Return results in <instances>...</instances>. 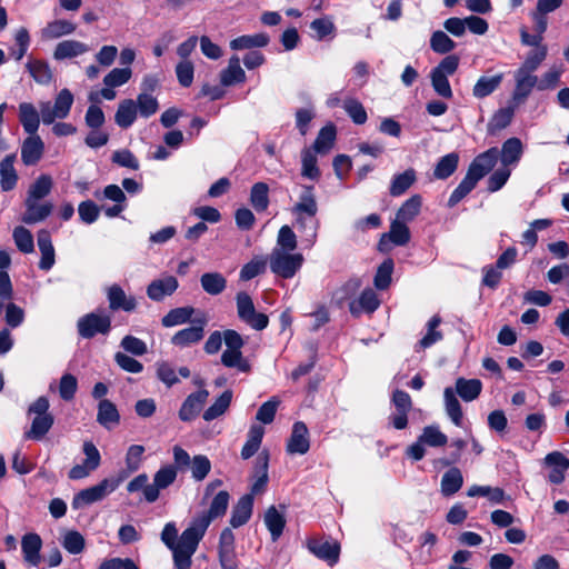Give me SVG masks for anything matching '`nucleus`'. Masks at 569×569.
Instances as JSON below:
<instances>
[{
    "label": "nucleus",
    "mask_w": 569,
    "mask_h": 569,
    "mask_svg": "<svg viewBox=\"0 0 569 569\" xmlns=\"http://www.w3.org/2000/svg\"><path fill=\"white\" fill-rule=\"evenodd\" d=\"M303 261V254L295 251H271L269 256L271 272L283 279L293 278L301 269Z\"/></svg>",
    "instance_id": "obj_3"
},
{
    "label": "nucleus",
    "mask_w": 569,
    "mask_h": 569,
    "mask_svg": "<svg viewBox=\"0 0 569 569\" xmlns=\"http://www.w3.org/2000/svg\"><path fill=\"white\" fill-rule=\"evenodd\" d=\"M89 46L78 40H63L56 46L53 58L56 60L71 59L87 53Z\"/></svg>",
    "instance_id": "obj_24"
},
{
    "label": "nucleus",
    "mask_w": 569,
    "mask_h": 569,
    "mask_svg": "<svg viewBox=\"0 0 569 569\" xmlns=\"http://www.w3.org/2000/svg\"><path fill=\"white\" fill-rule=\"evenodd\" d=\"M126 476L127 475L120 476L118 478H106L98 485L81 490L73 497L72 508L80 509L84 506L104 499L120 486Z\"/></svg>",
    "instance_id": "obj_2"
},
{
    "label": "nucleus",
    "mask_w": 569,
    "mask_h": 569,
    "mask_svg": "<svg viewBox=\"0 0 569 569\" xmlns=\"http://www.w3.org/2000/svg\"><path fill=\"white\" fill-rule=\"evenodd\" d=\"M202 289L212 296L221 293L226 288V279L218 272H207L200 278Z\"/></svg>",
    "instance_id": "obj_56"
},
{
    "label": "nucleus",
    "mask_w": 569,
    "mask_h": 569,
    "mask_svg": "<svg viewBox=\"0 0 569 569\" xmlns=\"http://www.w3.org/2000/svg\"><path fill=\"white\" fill-rule=\"evenodd\" d=\"M77 329L80 337L91 339L96 335H107L111 329V317L104 312H90L78 319Z\"/></svg>",
    "instance_id": "obj_6"
},
{
    "label": "nucleus",
    "mask_w": 569,
    "mask_h": 569,
    "mask_svg": "<svg viewBox=\"0 0 569 569\" xmlns=\"http://www.w3.org/2000/svg\"><path fill=\"white\" fill-rule=\"evenodd\" d=\"M13 240L18 249L23 253H31L34 250L32 233L24 227H16L13 230Z\"/></svg>",
    "instance_id": "obj_64"
},
{
    "label": "nucleus",
    "mask_w": 569,
    "mask_h": 569,
    "mask_svg": "<svg viewBox=\"0 0 569 569\" xmlns=\"http://www.w3.org/2000/svg\"><path fill=\"white\" fill-rule=\"evenodd\" d=\"M380 301L377 293L371 288L365 289L358 300H353L349 305L350 312L353 316H359L362 311L368 313L378 309Z\"/></svg>",
    "instance_id": "obj_25"
},
{
    "label": "nucleus",
    "mask_w": 569,
    "mask_h": 569,
    "mask_svg": "<svg viewBox=\"0 0 569 569\" xmlns=\"http://www.w3.org/2000/svg\"><path fill=\"white\" fill-rule=\"evenodd\" d=\"M206 325L207 318L204 316L196 319L191 327L176 332L171 338V343L180 348H186L199 342L204 336Z\"/></svg>",
    "instance_id": "obj_7"
},
{
    "label": "nucleus",
    "mask_w": 569,
    "mask_h": 569,
    "mask_svg": "<svg viewBox=\"0 0 569 569\" xmlns=\"http://www.w3.org/2000/svg\"><path fill=\"white\" fill-rule=\"evenodd\" d=\"M42 547V540L37 533H27L21 539V549L24 561L31 566L37 567L41 561L40 550Z\"/></svg>",
    "instance_id": "obj_16"
},
{
    "label": "nucleus",
    "mask_w": 569,
    "mask_h": 569,
    "mask_svg": "<svg viewBox=\"0 0 569 569\" xmlns=\"http://www.w3.org/2000/svg\"><path fill=\"white\" fill-rule=\"evenodd\" d=\"M107 298L109 307L113 311L123 310L131 312L137 308V299L133 296H127L124 290L118 284L109 287Z\"/></svg>",
    "instance_id": "obj_14"
},
{
    "label": "nucleus",
    "mask_w": 569,
    "mask_h": 569,
    "mask_svg": "<svg viewBox=\"0 0 569 569\" xmlns=\"http://www.w3.org/2000/svg\"><path fill=\"white\" fill-rule=\"evenodd\" d=\"M481 390L482 383L479 379L458 378L456 381L457 393L467 402L477 399Z\"/></svg>",
    "instance_id": "obj_44"
},
{
    "label": "nucleus",
    "mask_w": 569,
    "mask_h": 569,
    "mask_svg": "<svg viewBox=\"0 0 569 569\" xmlns=\"http://www.w3.org/2000/svg\"><path fill=\"white\" fill-rule=\"evenodd\" d=\"M221 363L227 368H236L240 372H249L251 369L241 350L226 349L221 355Z\"/></svg>",
    "instance_id": "obj_49"
},
{
    "label": "nucleus",
    "mask_w": 569,
    "mask_h": 569,
    "mask_svg": "<svg viewBox=\"0 0 569 569\" xmlns=\"http://www.w3.org/2000/svg\"><path fill=\"white\" fill-rule=\"evenodd\" d=\"M246 81V72L240 66L238 56H232L227 68L220 72V82L224 87H230Z\"/></svg>",
    "instance_id": "obj_26"
},
{
    "label": "nucleus",
    "mask_w": 569,
    "mask_h": 569,
    "mask_svg": "<svg viewBox=\"0 0 569 569\" xmlns=\"http://www.w3.org/2000/svg\"><path fill=\"white\" fill-rule=\"evenodd\" d=\"M218 552L222 569H238L234 551V535L230 528L222 530Z\"/></svg>",
    "instance_id": "obj_11"
},
{
    "label": "nucleus",
    "mask_w": 569,
    "mask_h": 569,
    "mask_svg": "<svg viewBox=\"0 0 569 569\" xmlns=\"http://www.w3.org/2000/svg\"><path fill=\"white\" fill-rule=\"evenodd\" d=\"M337 130L335 124L329 123L320 129L313 144L312 150L320 154L328 153L336 141Z\"/></svg>",
    "instance_id": "obj_33"
},
{
    "label": "nucleus",
    "mask_w": 569,
    "mask_h": 569,
    "mask_svg": "<svg viewBox=\"0 0 569 569\" xmlns=\"http://www.w3.org/2000/svg\"><path fill=\"white\" fill-rule=\"evenodd\" d=\"M419 439L425 446L433 448L443 447L448 442V437L435 425L425 427Z\"/></svg>",
    "instance_id": "obj_58"
},
{
    "label": "nucleus",
    "mask_w": 569,
    "mask_h": 569,
    "mask_svg": "<svg viewBox=\"0 0 569 569\" xmlns=\"http://www.w3.org/2000/svg\"><path fill=\"white\" fill-rule=\"evenodd\" d=\"M298 240L296 233L289 226H282L277 236V242L272 251H290L297 249Z\"/></svg>",
    "instance_id": "obj_54"
},
{
    "label": "nucleus",
    "mask_w": 569,
    "mask_h": 569,
    "mask_svg": "<svg viewBox=\"0 0 569 569\" xmlns=\"http://www.w3.org/2000/svg\"><path fill=\"white\" fill-rule=\"evenodd\" d=\"M44 143L39 136L30 134L22 143L21 160L26 166L36 164L42 157Z\"/></svg>",
    "instance_id": "obj_18"
},
{
    "label": "nucleus",
    "mask_w": 569,
    "mask_h": 569,
    "mask_svg": "<svg viewBox=\"0 0 569 569\" xmlns=\"http://www.w3.org/2000/svg\"><path fill=\"white\" fill-rule=\"evenodd\" d=\"M16 158V154L11 153L0 162V187L4 192L12 190L18 181V174L13 166Z\"/></svg>",
    "instance_id": "obj_27"
},
{
    "label": "nucleus",
    "mask_w": 569,
    "mask_h": 569,
    "mask_svg": "<svg viewBox=\"0 0 569 569\" xmlns=\"http://www.w3.org/2000/svg\"><path fill=\"white\" fill-rule=\"evenodd\" d=\"M97 421L108 430L113 429L120 422V415L110 400L102 399L98 405Z\"/></svg>",
    "instance_id": "obj_30"
},
{
    "label": "nucleus",
    "mask_w": 569,
    "mask_h": 569,
    "mask_svg": "<svg viewBox=\"0 0 569 569\" xmlns=\"http://www.w3.org/2000/svg\"><path fill=\"white\" fill-rule=\"evenodd\" d=\"M545 463L549 467L550 482L559 485L565 480V473L569 469V459L559 451H552L545 457Z\"/></svg>",
    "instance_id": "obj_15"
},
{
    "label": "nucleus",
    "mask_w": 569,
    "mask_h": 569,
    "mask_svg": "<svg viewBox=\"0 0 569 569\" xmlns=\"http://www.w3.org/2000/svg\"><path fill=\"white\" fill-rule=\"evenodd\" d=\"M463 485V476L460 469L453 467L447 470L441 478V493L450 497L458 492Z\"/></svg>",
    "instance_id": "obj_35"
},
{
    "label": "nucleus",
    "mask_w": 569,
    "mask_h": 569,
    "mask_svg": "<svg viewBox=\"0 0 569 569\" xmlns=\"http://www.w3.org/2000/svg\"><path fill=\"white\" fill-rule=\"evenodd\" d=\"M134 102L137 106L138 113L143 118H149L153 116L159 109L157 98L150 93H139Z\"/></svg>",
    "instance_id": "obj_61"
},
{
    "label": "nucleus",
    "mask_w": 569,
    "mask_h": 569,
    "mask_svg": "<svg viewBox=\"0 0 569 569\" xmlns=\"http://www.w3.org/2000/svg\"><path fill=\"white\" fill-rule=\"evenodd\" d=\"M53 181L50 176L41 174L36 181L30 186L28 190V200H40L47 197L52 189Z\"/></svg>",
    "instance_id": "obj_55"
},
{
    "label": "nucleus",
    "mask_w": 569,
    "mask_h": 569,
    "mask_svg": "<svg viewBox=\"0 0 569 569\" xmlns=\"http://www.w3.org/2000/svg\"><path fill=\"white\" fill-rule=\"evenodd\" d=\"M307 547L312 555L327 561L330 566L336 565L339 560L340 545L337 541L312 538L308 540Z\"/></svg>",
    "instance_id": "obj_8"
},
{
    "label": "nucleus",
    "mask_w": 569,
    "mask_h": 569,
    "mask_svg": "<svg viewBox=\"0 0 569 569\" xmlns=\"http://www.w3.org/2000/svg\"><path fill=\"white\" fill-rule=\"evenodd\" d=\"M178 471L172 465L161 467L153 476L152 487L148 498H159L160 491L168 488L177 479Z\"/></svg>",
    "instance_id": "obj_19"
},
{
    "label": "nucleus",
    "mask_w": 569,
    "mask_h": 569,
    "mask_svg": "<svg viewBox=\"0 0 569 569\" xmlns=\"http://www.w3.org/2000/svg\"><path fill=\"white\" fill-rule=\"evenodd\" d=\"M386 238H388L396 246H405L410 240V231L406 226V222L395 219L391 222L389 233L383 234L380 240L379 247L381 250H383Z\"/></svg>",
    "instance_id": "obj_34"
},
{
    "label": "nucleus",
    "mask_w": 569,
    "mask_h": 569,
    "mask_svg": "<svg viewBox=\"0 0 569 569\" xmlns=\"http://www.w3.org/2000/svg\"><path fill=\"white\" fill-rule=\"evenodd\" d=\"M137 114L138 111L134 100L124 99L118 106L114 114V121L120 128L127 129L133 124L137 119Z\"/></svg>",
    "instance_id": "obj_31"
},
{
    "label": "nucleus",
    "mask_w": 569,
    "mask_h": 569,
    "mask_svg": "<svg viewBox=\"0 0 569 569\" xmlns=\"http://www.w3.org/2000/svg\"><path fill=\"white\" fill-rule=\"evenodd\" d=\"M230 496L227 491H219L212 499L207 513H201L197 518H206L208 526L216 518L222 517L228 508Z\"/></svg>",
    "instance_id": "obj_43"
},
{
    "label": "nucleus",
    "mask_w": 569,
    "mask_h": 569,
    "mask_svg": "<svg viewBox=\"0 0 569 569\" xmlns=\"http://www.w3.org/2000/svg\"><path fill=\"white\" fill-rule=\"evenodd\" d=\"M417 180V174L415 169L409 168L401 173L395 174L391 183L389 192L392 197H399L403 194Z\"/></svg>",
    "instance_id": "obj_38"
},
{
    "label": "nucleus",
    "mask_w": 569,
    "mask_h": 569,
    "mask_svg": "<svg viewBox=\"0 0 569 569\" xmlns=\"http://www.w3.org/2000/svg\"><path fill=\"white\" fill-rule=\"evenodd\" d=\"M515 89L512 92V102L516 106L523 103L533 88H538V77L520 70L515 71Z\"/></svg>",
    "instance_id": "obj_10"
},
{
    "label": "nucleus",
    "mask_w": 569,
    "mask_h": 569,
    "mask_svg": "<svg viewBox=\"0 0 569 569\" xmlns=\"http://www.w3.org/2000/svg\"><path fill=\"white\" fill-rule=\"evenodd\" d=\"M232 400V392L230 390L223 391L214 402L203 412V420L212 421L222 416L229 408Z\"/></svg>",
    "instance_id": "obj_47"
},
{
    "label": "nucleus",
    "mask_w": 569,
    "mask_h": 569,
    "mask_svg": "<svg viewBox=\"0 0 569 569\" xmlns=\"http://www.w3.org/2000/svg\"><path fill=\"white\" fill-rule=\"evenodd\" d=\"M74 98L69 89H62L54 98V102H40L41 120L44 124H52L57 119H66L72 108Z\"/></svg>",
    "instance_id": "obj_4"
},
{
    "label": "nucleus",
    "mask_w": 569,
    "mask_h": 569,
    "mask_svg": "<svg viewBox=\"0 0 569 569\" xmlns=\"http://www.w3.org/2000/svg\"><path fill=\"white\" fill-rule=\"evenodd\" d=\"M52 415H42L34 417L31 423V428L26 432V438L32 440H41L51 429L53 425Z\"/></svg>",
    "instance_id": "obj_50"
},
{
    "label": "nucleus",
    "mask_w": 569,
    "mask_h": 569,
    "mask_svg": "<svg viewBox=\"0 0 569 569\" xmlns=\"http://www.w3.org/2000/svg\"><path fill=\"white\" fill-rule=\"evenodd\" d=\"M430 48L439 54H447L456 48V42L441 30L435 31L430 37Z\"/></svg>",
    "instance_id": "obj_57"
},
{
    "label": "nucleus",
    "mask_w": 569,
    "mask_h": 569,
    "mask_svg": "<svg viewBox=\"0 0 569 569\" xmlns=\"http://www.w3.org/2000/svg\"><path fill=\"white\" fill-rule=\"evenodd\" d=\"M76 31V24L68 20H54L49 22L41 30V38L43 40H53L62 36L71 34Z\"/></svg>",
    "instance_id": "obj_39"
},
{
    "label": "nucleus",
    "mask_w": 569,
    "mask_h": 569,
    "mask_svg": "<svg viewBox=\"0 0 569 569\" xmlns=\"http://www.w3.org/2000/svg\"><path fill=\"white\" fill-rule=\"evenodd\" d=\"M26 68L37 83L47 86L52 81L53 74L50 66L46 61L30 59Z\"/></svg>",
    "instance_id": "obj_36"
},
{
    "label": "nucleus",
    "mask_w": 569,
    "mask_h": 569,
    "mask_svg": "<svg viewBox=\"0 0 569 569\" xmlns=\"http://www.w3.org/2000/svg\"><path fill=\"white\" fill-rule=\"evenodd\" d=\"M296 217V226L298 230L305 233V240L309 246H313L317 240L319 221L315 217L293 213Z\"/></svg>",
    "instance_id": "obj_42"
},
{
    "label": "nucleus",
    "mask_w": 569,
    "mask_h": 569,
    "mask_svg": "<svg viewBox=\"0 0 569 569\" xmlns=\"http://www.w3.org/2000/svg\"><path fill=\"white\" fill-rule=\"evenodd\" d=\"M264 429L260 425H252L248 431L247 441L241 449V458H251L260 448Z\"/></svg>",
    "instance_id": "obj_41"
},
{
    "label": "nucleus",
    "mask_w": 569,
    "mask_h": 569,
    "mask_svg": "<svg viewBox=\"0 0 569 569\" xmlns=\"http://www.w3.org/2000/svg\"><path fill=\"white\" fill-rule=\"evenodd\" d=\"M342 107L356 124H363L367 121V111L359 100L348 98L343 101Z\"/></svg>",
    "instance_id": "obj_62"
},
{
    "label": "nucleus",
    "mask_w": 569,
    "mask_h": 569,
    "mask_svg": "<svg viewBox=\"0 0 569 569\" xmlns=\"http://www.w3.org/2000/svg\"><path fill=\"white\" fill-rule=\"evenodd\" d=\"M498 159L497 148H491L479 154L470 164L468 172L476 179H482L496 164Z\"/></svg>",
    "instance_id": "obj_20"
},
{
    "label": "nucleus",
    "mask_w": 569,
    "mask_h": 569,
    "mask_svg": "<svg viewBox=\"0 0 569 569\" xmlns=\"http://www.w3.org/2000/svg\"><path fill=\"white\" fill-rule=\"evenodd\" d=\"M315 153L310 148H306L301 152V176L310 180H318L320 177Z\"/></svg>",
    "instance_id": "obj_51"
},
{
    "label": "nucleus",
    "mask_w": 569,
    "mask_h": 569,
    "mask_svg": "<svg viewBox=\"0 0 569 569\" xmlns=\"http://www.w3.org/2000/svg\"><path fill=\"white\" fill-rule=\"evenodd\" d=\"M263 521L271 535L272 541H277L286 527L284 510L280 511L274 506L269 507L264 513Z\"/></svg>",
    "instance_id": "obj_28"
},
{
    "label": "nucleus",
    "mask_w": 569,
    "mask_h": 569,
    "mask_svg": "<svg viewBox=\"0 0 569 569\" xmlns=\"http://www.w3.org/2000/svg\"><path fill=\"white\" fill-rule=\"evenodd\" d=\"M503 79L502 73H497L495 76L480 77L472 88L473 97L478 99H482L489 94H491L501 84Z\"/></svg>",
    "instance_id": "obj_40"
},
{
    "label": "nucleus",
    "mask_w": 569,
    "mask_h": 569,
    "mask_svg": "<svg viewBox=\"0 0 569 569\" xmlns=\"http://www.w3.org/2000/svg\"><path fill=\"white\" fill-rule=\"evenodd\" d=\"M193 313L194 309L192 307H180L171 309L167 315L162 317L161 325L166 328H171L187 323L190 321Z\"/></svg>",
    "instance_id": "obj_48"
},
{
    "label": "nucleus",
    "mask_w": 569,
    "mask_h": 569,
    "mask_svg": "<svg viewBox=\"0 0 569 569\" xmlns=\"http://www.w3.org/2000/svg\"><path fill=\"white\" fill-rule=\"evenodd\" d=\"M37 242L41 253L39 268L48 271L53 267L56 261L54 248L49 231L46 229L39 230L37 234Z\"/></svg>",
    "instance_id": "obj_17"
},
{
    "label": "nucleus",
    "mask_w": 569,
    "mask_h": 569,
    "mask_svg": "<svg viewBox=\"0 0 569 569\" xmlns=\"http://www.w3.org/2000/svg\"><path fill=\"white\" fill-rule=\"evenodd\" d=\"M208 529L206 518H194L190 526L181 533L173 550V562L191 565L192 556L197 551L200 540Z\"/></svg>",
    "instance_id": "obj_1"
},
{
    "label": "nucleus",
    "mask_w": 569,
    "mask_h": 569,
    "mask_svg": "<svg viewBox=\"0 0 569 569\" xmlns=\"http://www.w3.org/2000/svg\"><path fill=\"white\" fill-rule=\"evenodd\" d=\"M468 497H486L488 498L492 503H500L502 502L505 498V492L502 489L498 487H490V486H478L473 485L471 486L467 491Z\"/></svg>",
    "instance_id": "obj_60"
},
{
    "label": "nucleus",
    "mask_w": 569,
    "mask_h": 569,
    "mask_svg": "<svg viewBox=\"0 0 569 569\" xmlns=\"http://www.w3.org/2000/svg\"><path fill=\"white\" fill-rule=\"evenodd\" d=\"M393 260L388 258L379 267L375 276V287L379 290L387 289L391 283L393 272Z\"/></svg>",
    "instance_id": "obj_63"
},
{
    "label": "nucleus",
    "mask_w": 569,
    "mask_h": 569,
    "mask_svg": "<svg viewBox=\"0 0 569 569\" xmlns=\"http://www.w3.org/2000/svg\"><path fill=\"white\" fill-rule=\"evenodd\" d=\"M253 498L252 495L242 496L233 507L230 518V525L239 528L247 523L252 515Z\"/></svg>",
    "instance_id": "obj_23"
},
{
    "label": "nucleus",
    "mask_w": 569,
    "mask_h": 569,
    "mask_svg": "<svg viewBox=\"0 0 569 569\" xmlns=\"http://www.w3.org/2000/svg\"><path fill=\"white\" fill-rule=\"evenodd\" d=\"M459 156L456 152L448 153L439 159L433 169V177L439 180L449 178L458 167Z\"/></svg>",
    "instance_id": "obj_46"
},
{
    "label": "nucleus",
    "mask_w": 569,
    "mask_h": 569,
    "mask_svg": "<svg viewBox=\"0 0 569 569\" xmlns=\"http://www.w3.org/2000/svg\"><path fill=\"white\" fill-rule=\"evenodd\" d=\"M52 208L50 202L39 203V200L26 199V212L22 216V221L27 224L41 222L51 214Z\"/></svg>",
    "instance_id": "obj_21"
},
{
    "label": "nucleus",
    "mask_w": 569,
    "mask_h": 569,
    "mask_svg": "<svg viewBox=\"0 0 569 569\" xmlns=\"http://www.w3.org/2000/svg\"><path fill=\"white\" fill-rule=\"evenodd\" d=\"M523 147L518 138H509L501 148V162L505 167L517 164L522 156Z\"/></svg>",
    "instance_id": "obj_37"
},
{
    "label": "nucleus",
    "mask_w": 569,
    "mask_h": 569,
    "mask_svg": "<svg viewBox=\"0 0 569 569\" xmlns=\"http://www.w3.org/2000/svg\"><path fill=\"white\" fill-rule=\"evenodd\" d=\"M237 313L241 321L254 330H263L269 323L268 316L257 312L251 297L247 292H239L236 297Z\"/></svg>",
    "instance_id": "obj_5"
},
{
    "label": "nucleus",
    "mask_w": 569,
    "mask_h": 569,
    "mask_svg": "<svg viewBox=\"0 0 569 569\" xmlns=\"http://www.w3.org/2000/svg\"><path fill=\"white\" fill-rule=\"evenodd\" d=\"M19 120L28 134L37 133L40 121H42L40 111L30 102L19 104Z\"/></svg>",
    "instance_id": "obj_22"
},
{
    "label": "nucleus",
    "mask_w": 569,
    "mask_h": 569,
    "mask_svg": "<svg viewBox=\"0 0 569 569\" xmlns=\"http://www.w3.org/2000/svg\"><path fill=\"white\" fill-rule=\"evenodd\" d=\"M269 37L267 33L260 32L254 34H244L234 38L230 41V48L232 50H248L253 48H263L269 43Z\"/></svg>",
    "instance_id": "obj_32"
},
{
    "label": "nucleus",
    "mask_w": 569,
    "mask_h": 569,
    "mask_svg": "<svg viewBox=\"0 0 569 569\" xmlns=\"http://www.w3.org/2000/svg\"><path fill=\"white\" fill-rule=\"evenodd\" d=\"M310 448L309 431L305 422L297 421L292 426L287 451L290 455H305Z\"/></svg>",
    "instance_id": "obj_13"
},
{
    "label": "nucleus",
    "mask_w": 569,
    "mask_h": 569,
    "mask_svg": "<svg viewBox=\"0 0 569 569\" xmlns=\"http://www.w3.org/2000/svg\"><path fill=\"white\" fill-rule=\"evenodd\" d=\"M209 397V391L201 388L200 390L190 393L182 402L179 409L180 420L188 422L193 420L201 411L203 405Z\"/></svg>",
    "instance_id": "obj_9"
},
{
    "label": "nucleus",
    "mask_w": 569,
    "mask_h": 569,
    "mask_svg": "<svg viewBox=\"0 0 569 569\" xmlns=\"http://www.w3.org/2000/svg\"><path fill=\"white\" fill-rule=\"evenodd\" d=\"M479 180L476 179L470 172H467L462 181L458 184V187L452 191L448 204L449 207L456 206L475 187Z\"/></svg>",
    "instance_id": "obj_59"
},
{
    "label": "nucleus",
    "mask_w": 569,
    "mask_h": 569,
    "mask_svg": "<svg viewBox=\"0 0 569 569\" xmlns=\"http://www.w3.org/2000/svg\"><path fill=\"white\" fill-rule=\"evenodd\" d=\"M179 282L176 277L167 274L152 280L147 287V296L152 301H162L176 292Z\"/></svg>",
    "instance_id": "obj_12"
},
{
    "label": "nucleus",
    "mask_w": 569,
    "mask_h": 569,
    "mask_svg": "<svg viewBox=\"0 0 569 569\" xmlns=\"http://www.w3.org/2000/svg\"><path fill=\"white\" fill-rule=\"evenodd\" d=\"M443 398L447 415L456 426L460 427L462 423V410L453 389L450 387L446 388Z\"/></svg>",
    "instance_id": "obj_53"
},
{
    "label": "nucleus",
    "mask_w": 569,
    "mask_h": 569,
    "mask_svg": "<svg viewBox=\"0 0 569 569\" xmlns=\"http://www.w3.org/2000/svg\"><path fill=\"white\" fill-rule=\"evenodd\" d=\"M250 203L256 211L262 212L269 206V187L264 182H257L251 187Z\"/></svg>",
    "instance_id": "obj_52"
},
{
    "label": "nucleus",
    "mask_w": 569,
    "mask_h": 569,
    "mask_svg": "<svg viewBox=\"0 0 569 569\" xmlns=\"http://www.w3.org/2000/svg\"><path fill=\"white\" fill-rule=\"evenodd\" d=\"M422 206V198L420 194H413L407 199L396 213V219L402 222L413 220L420 212Z\"/></svg>",
    "instance_id": "obj_45"
},
{
    "label": "nucleus",
    "mask_w": 569,
    "mask_h": 569,
    "mask_svg": "<svg viewBox=\"0 0 569 569\" xmlns=\"http://www.w3.org/2000/svg\"><path fill=\"white\" fill-rule=\"evenodd\" d=\"M318 212V203L313 192V187L303 186L299 196V200L292 207V213H300L310 217H316Z\"/></svg>",
    "instance_id": "obj_29"
}]
</instances>
